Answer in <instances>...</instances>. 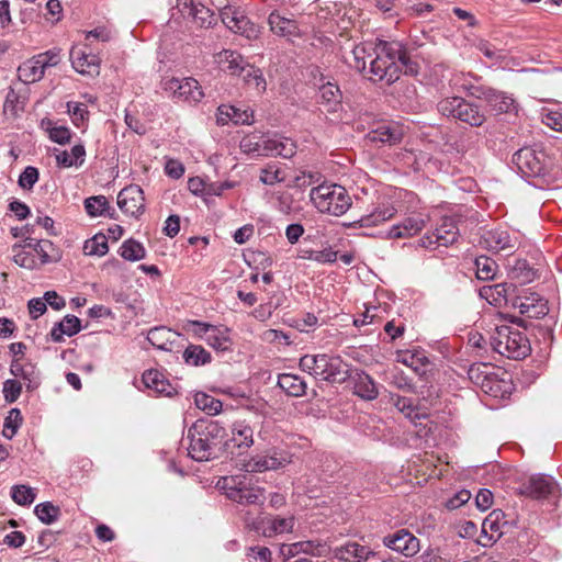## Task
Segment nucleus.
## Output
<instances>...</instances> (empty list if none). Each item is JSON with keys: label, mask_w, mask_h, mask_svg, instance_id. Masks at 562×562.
Segmentation results:
<instances>
[{"label": "nucleus", "mask_w": 562, "mask_h": 562, "mask_svg": "<svg viewBox=\"0 0 562 562\" xmlns=\"http://www.w3.org/2000/svg\"><path fill=\"white\" fill-rule=\"evenodd\" d=\"M349 65L370 80L393 81L401 72H414L415 68L400 44L364 43L352 50Z\"/></svg>", "instance_id": "f257e3e1"}, {"label": "nucleus", "mask_w": 562, "mask_h": 562, "mask_svg": "<svg viewBox=\"0 0 562 562\" xmlns=\"http://www.w3.org/2000/svg\"><path fill=\"white\" fill-rule=\"evenodd\" d=\"M13 251L15 263L25 269H35L46 262L58 261L61 257L59 249L48 239L26 238Z\"/></svg>", "instance_id": "f03ea898"}, {"label": "nucleus", "mask_w": 562, "mask_h": 562, "mask_svg": "<svg viewBox=\"0 0 562 562\" xmlns=\"http://www.w3.org/2000/svg\"><path fill=\"white\" fill-rule=\"evenodd\" d=\"M310 198L315 207L331 215H341L350 206V198L345 188L324 183L311 190Z\"/></svg>", "instance_id": "7ed1b4c3"}, {"label": "nucleus", "mask_w": 562, "mask_h": 562, "mask_svg": "<svg viewBox=\"0 0 562 562\" xmlns=\"http://www.w3.org/2000/svg\"><path fill=\"white\" fill-rule=\"evenodd\" d=\"M492 345L501 355L508 358H524L529 353L530 347L528 340L521 331L509 325L497 326L492 336Z\"/></svg>", "instance_id": "20e7f679"}, {"label": "nucleus", "mask_w": 562, "mask_h": 562, "mask_svg": "<svg viewBox=\"0 0 562 562\" xmlns=\"http://www.w3.org/2000/svg\"><path fill=\"white\" fill-rule=\"evenodd\" d=\"M292 457L283 450H269L265 453L256 454L244 463V468L248 472H263L277 470L291 463Z\"/></svg>", "instance_id": "39448f33"}, {"label": "nucleus", "mask_w": 562, "mask_h": 562, "mask_svg": "<svg viewBox=\"0 0 562 562\" xmlns=\"http://www.w3.org/2000/svg\"><path fill=\"white\" fill-rule=\"evenodd\" d=\"M164 88L166 91L177 97L183 98L195 103L200 102L204 97V93L201 87L199 86V82L193 78H167L164 82Z\"/></svg>", "instance_id": "423d86ee"}, {"label": "nucleus", "mask_w": 562, "mask_h": 562, "mask_svg": "<svg viewBox=\"0 0 562 562\" xmlns=\"http://www.w3.org/2000/svg\"><path fill=\"white\" fill-rule=\"evenodd\" d=\"M70 61L74 69L81 75L93 77L100 72L99 57L89 53L85 46H72L70 50Z\"/></svg>", "instance_id": "0eeeda50"}, {"label": "nucleus", "mask_w": 562, "mask_h": 562, "mask_svg": "<svg viewBox=\"0 0 562 562\" xmlns=\"http://www.w3.org/2000/svg\"><path fill=\"white\" fill-rule=\"evenodd\" d=\"M512 306L530 318L542 317L549 311L547 301L536 293L517 295L513 300Z\"/></svg>", "instance_id": "6e6552de"}, {"label": "nucleus", "mask_w": 562, "mask_h": 562, "mask_svg": "<svg viewBox=\"0 0 562 562\" xmlns=\"http://www.w3.org/2000/svg\"><path fill=\"white\" fill-rule=\"evenodd\" d=\"M144 193L138 186H128L117 195V205L126 214L139 216L144 211Z\"/></svg>", "instance_id": "1a4fd4ad"}, {"label": "nucleus", "mask_w": 562, "mask_h": 562, "mask_svg": "<svg viewBox=\"0 0 562 562\" xmlns=\"http://www.w3.org/2000/svg\"><path fill=\"white\" fill-rule=\"evenodd\" d=\"M383 543L385 547L397 551L405 557H413L420 549L419 540L406 530H401L384 537Z\"/></svg>", "instance_id": "9d476101"}, {"label": "nucleus", "mask_w": 562, "mask_h": 562, "mask_svg": "<svg viewBox=\"0 0 562 562\" xmlns=\"http://www.w3.org/2000/svg\"><path fill=\"white\" fill-rule=\"evenodd\" d=\"M223 23L233 32L251 37L255 34L254 27L243 10L233 7H224L221 10Z\"/></svg>", "instance_id": "9b49d317"}, {"label": "nucleus", "mask_w": 562, "mask_h": 562, "mask_svg": "<svg viewBox=\"0 0 562 562\" xmlns=\"http://www.w3.org/2000/svg\"><path fill=\"white\" fill-rule=\"evenodd\" d=\"M513 160L526 176H540L544 169L543 155L529 148L517 151Z\"/></svg>", "instance_id": "f8f14e48"}, {"label": "nucleus", "mask_w": 562, "mask_h": 562, "mask_svg": "<svg viewBox=\"0 0 562 562\" xmlns=\"http://www.w3.org/2000/svg\"><path fill=\"white\" fill-rule=\"evenodd\" d=\"M427 224V217L423 215H411L401 224L394 225L389 232V238L402 239L417 235Z\"/></svg>", "instance_id": "ddd939ff"}, {"label": "nucleus", "mask_w": 562, "mask_h": 562, "mask_svg": "<svg viewBox=\"0 0 562 562\" xmlns=\"http://www.w3.org/2000/svg\"><path fill=\"white\" fill-rule=\"evenodd\" d=\"M458 237V228L453 220L443 218L440 226L436 231V240L432 236H426L420 239V244L424 247H429L435 244L440 246H448L456 241Z\"/></svg>", "instance_id": "4468645a"}, {"label": "nucleus", "mask_w": 562, "mask_h": 562, "mask_svg": "<svg viewBox=\"0 0 562 562\" xmlns=\"http://www.w3.org/2000/svg\"><path fill=\"white\" fill-rule=\"evenodd\" d=\"M254 121L252 112L240 110L233 105L223 104L218 106L216 112V122L218 125H226L229 122L238 124H251Z\"/></svg>", "instance_id": "2eb2a0df"}, {"label": "nucleus", "mask_w": 562, "mask_h": 562, "mask_svg": "<svg viewBox=\"0 0 562 562\" xmlns=\"http://www.w3.org/2000/svg\"><path fill=\"white\" fill-rule=\"evenodd\" d=\"M513 286L507 283H499L494 285H485L481 289V296L486 300L491 305L496 307H507L513 301L509 300V292Z\"/></svg>", "instance_id": "dca6fc26"}, {"label": "nucleus", "mask_w": 562, "mask_h": 562, "mask_svg": "<svg viewBox=\"0 0 562 562\" xmlns=\"http://www.w3.org/2000/svg\"><path fill=\"white\" fill-rule=\"evenodd\" d=\"M269 138L259 132H252L245 135L240 143L239 149L243 154L248 156H263L267 157Z\"/></svg>", "instance_id": "f3484780"}, {"label": "nucleus", "mask_w": 562, "mask_h": 562, "mask_svg": "<svg viewBox=\"0 0 562 562\" xmlns=\"http://www.w3.org/2000/svg\"><path fill=\"white\" fill-rule=\"evenodd\" d=\"M441 462L442 460L439 457H429L419 464L414 463L412 471L417 484L422 485L432 477H441L443 475L445 470L440 469L439 471H437L438 463Z\"/></svg>", "instance_id": "a211bd4d"}, {"label": "nucleus", "mask_w": 562, "mask_h": 562, "mask_svg": "<svg viewBox=\"0 0 562 562\" xmlns=\"http://www.w3.org/2000/svg\"><path fill=\"white\" fill-rule=\"evenodd\" d=\"M508 276L513 281L525 284L533 281L538 273L526 260L515 259L508 265Z\"/></svg>", "instance_id": "6ab92c4d"}, {"label": "nucleus", "mask_w": 562, "mask_h": 562, "mask_svg": "<svg viewBox=\"0 0 562 562\" xmlns=\"http://www.w3.org/2000/svg\"><path fill=\"white\" fill-rule=\"evenodd\" d=\"M218 67L232 76L239 75L245 61L243 57L233 50H223L215 56Z\"/></svg>", "instance_id": "aec40b11"}, {"label": "nucleus", "mask_w": 562, "mask_h": 562, "mask_svg": "<svg viewBox=\"0 0 562 562\" xmlns=\"http://www.w3.org/2000/svg\"><path fill=\"white\" fill-rule=\"evenodd\" d=\"M370 551L356 542H348L336 549L335 557L345 562H361L367 560Z\"/></svg>", "instance_id": "412c9836"}, {"label": "nucleus", "mask_w": 562, "mask_h": 562, "mask_svg": "<svg viewBox=\"0 0 562 562\" xmlns=\"http://www.w3.org/2000/svg\"><path fill=\"white\" fill-rule=\"evenodd\" d=\"M268 24L272 33L283 37L294 36L297 33V27L294 21L281 16L277 12L269 15Z\"/></svg>", "instance_id": "4be33fe9"}, {"label": "nucleus", "mask_w": 562, "mask_h": 562, "mask_svg": "<svg viewBox=\"0 0 562 562\" xmlns=\"http://www.w3.org/2000/svg\"><path fill=\"white\" fill-rule=\"evenodd\" d=\"M44 72L42 65L35 57L27 59L18 68L19 79L24 83H34L41 80Z\"/></svg>", "instance_id": "5701e85b"}, {"label": "nucleus", "mask_w": 562, "mask_h": 562, "mask_svg": "<svg viewBox=\"0 0 562 562\" xmlns=\"http://www.w3.org/2000/svg\"><path fill=\"white\" fill-rule=\"evenodd\" d=\"M507 525L505 515L502 510H493L484 519L482 524V530L490 536L491 539L498 538Z\"/></svg>", "instance_id": "b1692460"}, {"label": "nucleus", "mask_w": 562, "mask_h": 562, "mask_svg": "<svg viewBox=\"0 0 562 562\" xmlns=\"http://www.w3.org/2000/svg\"><path fill=\"white\" fill-rule=\"evenodd\" d=\"M491 112L495 115L512 113L517 110L515 100L504 93H493L487 97Z\"/></svg>", "instance_id": "393cba45"}, {"label": "nucleus", "mask_w": 562, "mask_h": 562, "mask_svg": "<svg viewBox=\"0 0 562 562\" xmlns=\"http://www.w3.org/2000/svg\"><path fill=\"white\" fill-rule=\"evenodd\" d=\"M553 490L554 484L550 480L542 476H532L525 486L524 493L540 498L551 494Z\"/></svg>", "instance_id": "a878e982"}, {"label": "nucleus", "mask_w": 562, "mask_h": 562, "mask_svg": "<svg viewBox=\"0 0 562 562\" xmlns=\"http://www.w3.org/2000/svg\"><path fill=\"white\" fill-rule=\"evenodd\" d=\"M86 156V150L82 145H76L70 151L63 150L56 153L57 165L64 168L82 165Z\"/></svg>", "instance_id": "bb28decb"}, {"label": "nucleus", "mask_w": 562, "mask_h": 562, "mask_svg": "<svg viewBox=\"0 0 562 562\" xmlns=\"http://www.w3.org/2000/svg\"><path fill=\"white\" fill-rule=\"evenodd\" d=\"M252 445V430L249 427L236 429L232 434V438L225 442V448L232 454L235 448L245 449Z\"/></svg>", "instance_id": "cd10ccee"}, {"label": "nucleus", "mask_w": 562, "mask_h": 562, "mask_svg": "<svg viewBox=\"0 0 562 562\" xmlns=\"http://www.w3.org/2000/svg\"><path fill=\"white\" fill-rule=\"evenodd\" d=\"M355 393L363 400L372 401L378 396V387L366 373H357Z\"/></svg>", "instance_id": "c85d7f7f"}, {"label": "nucleus", "mask_w": 562, "mask_h": 562, "mask_svg": "<svg viewBox=\"0 0 562 562\" xmlns=\"http://www.w3.org/2000/svg\"><path fill=\"white\" fill-rule=\"evenodd\" d=\"M268 156H281L290 158L295 154V143L289 138H269L268 142Z\"/></svg>", "instance_id": "c756f323"}, {"label": "nucleus", "mask_w": 562, "mask_h": 562, "mask_svg": "<svg viewBox=\"0 0 562 562\" xmlns=\"http://www.w3.org/2000/svg\"><path fill=\"white\" fill-rule=\"evenodd\" d=\"M300 368L311 374L325 375L327 368V356H304L300 360Z\"/></svg>", "instance_id": "7c9ffc66"}, {"label": "nucleus", "mask_w": 562, "mask_h": 562, "mask_svg": "<svg viewBox=\"0 0 562 562\" xmlns=\"http://www.w3.org/2000/svg\"><path fill=\"white\" fill-rule=\"evenodd\" d=\"M480 244L487 250L498 251L507 247L508 236L503 231H487L482 236Z\"/></svg>", "instance_id": "2f4dec72"}, {"label": "nucleus", "mask_w": 562, "mask_h": 562, "mask_svg": "<svg viewBox=\"0 0 562 562\" xmlns=\"http://www.w3.org/2000/svg\"><path fill=\"white\" fill-rule=\"evenodd\" d=\"M348 373V366L341 359L327 357L325 380L340 383L347 379Z\"/></svg>", "instance_id": "473e14b6"}, {"label": "nucleus", "mask_w": 562, "mask_h": 562, "mask_svg": "<svg viewBox=\"0 0 562 562\" xmlns=\"http://www.w3.org/2000/svg\"><path fill=\"white\" fill-rule=\"evenodd\" d=\"M191 16L200 27H210L216 21L213 12L200 2L191 1Z\"/></svg>", "instance_id": "72a5a7b5"}, {"label": "nucleus", "mask_w": 562, "mask_h": 562, "mask_svg": "<svg viewBox=\"0 0 562 562\" xmlns=\"http://www.w3.org/2000/svg\"><path fill=\"white\" fill-rule=\"evenodd\" d=\"M194 403L199 409L205 412L210 416L220 414L223 406L221 401L203 392H198L194 395Z\"/></svg>", "instance_id": "f704fd0d"}, {"label": "nucleus", "mask_w": 562, "mask_h": 562, "mask_svg": "<svg viewBox=\"0 0 562 562\" xmlns=\"http://www.w3.org/2000/svg\"><path fill=\"white\" fill-rule=\"evenodd\" d=\"M319 93L322 103L327 108V111L335 112L341 98L339 89L335 85L327 82L322 86Z\"/></svg>", "instance_id": "c9c22d12"}, {"label": "nucleus", "mask_w": 562, "mask_h": 562, "mask_svg": "<svg viewBox=\"0 0 562 562\" xmlns=\"http://www.w3.org/2000/svg\"><path fill=\"white\" fill-rule=\"evenodd\" d=\"M143 382L147 389L157 393L170 394L169 384L164 380V376L157 370H148L143 375Z\"/></svg>", "instance_id": "e433bc0d"}, {"label": "nucleus", "mask_w": 562, "mask_h": 562, "mask_svg": "<svg viewBox=\"0 0 562 562\" xmlns=\"http://www.w3.org/2000/svg\"><path fill=\"white\" fill-rule=\"evenodd\" d=\"M278 384L288 394L293 396H301L305 392V383L296 375L281 374Z\"/></svg>", "instance_id": "4c0bfd02"}, {"label": "nucleus", "mask_w": 562, "mask_h": 562, "mask_svg": "<svg viewBox=\"0 0 562 562\" xmlns=\"http://www.w3.org/2000/svg\"><path fill=\"white\" fill-rule=\"evenodd\" d=\"M184 361L190 366H204L211 361V355L201 346L191 345L183 352Z\"/></svg>", "instance_id": "58836bf2"}, {"label": "nucleus", "mask_w": 562, "mask_h": 562, "mask_svg": "<svg viewBox=\"0 0 562 562\" xmlns=\"http://www.w3.org/2000/svg\"><path fill=\"white\" fill-rule=\"evenodd\" d=\"M457 117L473 126H480L485 120L476 106L465 101H462L459 112H457Z\"/></svg>", "instance_id": "ea45409f"}, {"label": "nucleus", "mask_w": 562, "mask_h": 562, "mask_svg": "<svg viewBox=\"0 0 562 562\" xmlns=\"http://www.w3.org/2000/svg\"><path fill=\"white\" fill-rule=\"evenodd\" d=\"M109 250L106 236L103 234H97L92 238L88 239L83 245V252L88 256H104Z\"/></svg>", "instance_id": "a19ab883"}, {"label": "nucleus", "mask_w": 562, "mask_h": 562, "mask_svg": "<svg viewBox=\"0 0 562 562\" xmlns=\"http://www.w3.org/2000/svg\"><path fill=\"white\" fill-rule=\"evenodd\" d=\"M212 348L226 350L231 346L228 329L224 327L213 326V331L209 333L205 340Z\"/></svg>", "instance_id": "79ce46f5"}, {"label": "nucleus", "mask_w": 562, "mask_h": 562, "mask_svg": "<svg viewBox=\"0 0 562 562\" xmlns=\"http://www.w3.org/2000/svg\"><path fill=\"white\" fill-rule=\"evenodd\" d=\"M368 138L373 144H394L401 139V133L393 131L389 126H381L370 132Z\"/></svg>", "instance_id": "37998d69"}, {"label": "nucleus", "mask_w": 562, "mask_h": 562, "mask_svg": "<svg viewBox=\"0 0 562 562\" xmlns=\"http://www.w3.org/2000/svg\"><path fill=\"white\" fill-rule=\"evenodd\" d=\"M397 361L417 372L425 366L426 358L420 351L402 350L397 353Z\"/></svg>", "instance_id": "c03bdc74"}, {"label": "nucleus", "mask_w": 562, "mask_h": 562, "mask_svg": "<svg viewBox=\"0 0 562 562\" xmlns=\"http://www.w3.org/2000/svg\"><path fill=\"white\" fill-rule=\"evenodd\" d=\"M395 406L400 412H402L406 417L411 418L413 422L426 416L425 407L414 406L412 398L398 397L395 402Z\"/></svg>", "instance_id": "a18cd8bd"}, {"label": "nucleus", "mask_w": 562, "mask_h": 562, "mask_svg": "<svg viewBox=\"0 0 562 562\" xmlns=\"http://www.w3.org/2000/svg\"><path fill=\"white\" fill-rule=\"evenodd\" d=\"M145 255L143 245L134 239H128L121 246V256L126 260L138 261L145 258Z\"/></svg>", "instance_id": "49530a36"}, {"label": "nucleus", "mask_w": 562, "mask_h": 562, "mask_svg": "<svg viewBox=\"0 0 562 562\" xmlns=\"http://www.w3.org/2000/svg\"><path fill=\"white\" fill-rule=\"evenodd\" d=\"M228 496L238 503L255 504L261 501L262 491L259 487H243L239 490L232 491Z\"/></svg>", "instance_id": "de8ad7c7"}, {"label": "nucleus", "mask_w": 562, "mask_h": 562, "mask_svg": "<svg viewBox=\"0 0 562 562\" xmlns=\"http://www.w3.org/2000/svg\"><path fill=\"white\" fill-rule=\"evenodd\" d=\"M285 172L276 165H268L260 170L259 180L263 184L273 186L284 181Z\"/></svg>", "instance_id": "09e8293b"}, {"label": "nucleus", "mask_w": 562, "mask_h": 562, "mask_svg": "<svg viewBox=\"0 0 562 562\" xmlns=\"http://www.w3.org/2000/svg\"><path fill=\"white\" fill-rule=\"evenodd\" d=\"M35 491L24 484L15 485L11 490L12 499L22 506L32 504L35 499Z\"/></svg>", "instance_id": "8fccbe9b"}, {"label": "nucleus", "mask_w": 562, "mask_h": 562, "mask_svg": "<svg viewBox=\"0 0 562 562\" xmlns=\"http://www.w3.org/2000/svg\"><path fill=\"white\" fill-rule=\"evenodd\" d=\"M301 257L321 263H331L337 259V251L333 250L331 248H326L323 250H306L303 251Z\"/></svg>", "instance_id": "3c124183"}, {"label": "nucleus", "mask_w": 562, "mask_h": 562, "mask_svg": "<svg viewBox=\"0 0 562 562\" xmlns=\"http://www.w3.org/2000/svg\"><path fill=\"white\" fill-rule=\"evenodd\" d=\"M21 423H22V416H21L20 411L11 409L4 420V426H3V431H2L3 436L7 437L8 439H11L16 434Z\"/></svg>", "instance_id": "603ef678"}, {"label": "nucleus", "mask_w": 562, "mask_h": 562, "mask_svg": "<svg viewBox=\"0 0 562 562\" xmlns=\"http://www.w3.org/2000/svg\"><path fill=\"white\" fill-rule=\"evenodd\" d=\"M85 207H86L87 213L91 217H97L104 213V211L108 207V201L102 195L91 196L86 200Z\"/></svg>", "instance_id": "864d4df0"}, {"label": "nucleus", "mask_w": 562, "mask_h": 562, "mask_svg": "<svg viewBox=\"0 0 562 562\" xmlns=\"http://www.w3.org/2000/svg\"><path fill=\"white\" fill-rule=\"evenodd\" d=\"M542 123L552 131L562 133V112L552 109H543Z\"/></svg>", "instance_id": "5fc2aeb1"}, {"label": "nucleus", "mask_w": 562, "mask_h": 562, "mask_svg": "<svg viewBox=\"0 0 562 562\" xmlns=\"http://www.w3.org/2000/svg\"><path fill=\"white\" fill-rule=\"evenodd\" d=\"M462 101H463L462 99L457 98V97H448V98L442 99L438 103L437 108L441 114L447 115V116L451 115V116L457 117V112H459Z\"/></svg>", "instance_id": "6e6d98bb"}, {"label": "nucleus", "mask_w": 562, "mask_h": 562, "mask_svg": "<svg viewBox=\"0 0 562 562\" xmlns=\"http://www.w3.org/2000/svg\"><path fill=\"white\" fill-rule=\"evenodd\" d=\"M496 265L493 260L485 257L476 259V276L482 280H488L493 278L495 273Z\"/></svg>", "instance_id": "4d7b16f0"}, {"label": "nucleus", "mask_w": 562, "mask_h": 562, "mask_svg": "<svg viewBox=\"0 0 562 562\" xmlns=\"http://www.w3.org/2000/svg\"><path fill=\"white\" fill-rule=\"evenodd\" d=\"M170 330L165 328H154L148 331L147 339L153 345L160 349H166L169 342Z\"/></svg>", "instance_id": "13d9d810"}, {"label": "nucleus", "mask_w": 562, "mask_h": 562, "mask_svg": "<svg viewBox=\"0 0 562 562\" xmlns=\"http://www.w3.org/2000/svg\"><path fill=\"white\" fill-rule=\"evenodd\" d=\"M9 350L12 356L11 372L19 374L21 371L20 361L25 355L26 346L23 342H13L9 346Z\"/></svg>", "instance_id": "bf43d9fd"}, {"label": "nucleus", "mask_w": 562, "mask_h": 562, "mask_svg": "<svg viewBox=\"0 0 562 562\" xmlns=\"http://www.w3.org/2000/svg\"><path fill=\"white\" fill-rule=\"evenodd\" d=\"M46 131L49 135V138L60 145L68 143L70 139V133L68 128L64 126L53 125L50 122H48Z\"/></svg>", "instance_id": "052dcab7"}, {"label": "nucleus", "mask_w": 562, "mask_h": 562, "mask_svg": "<svg viewBox=\"0 0 562 562\" xmlns=\"http://www.w3.org/2000/svg\"><path fill=\"white\" fill-rule=\"evenodd\" d=\"M35 514L43 522L50 524L56 519L58 509L49 503H44L35 507Z\"/></svg>", "instance_id": "680f3d73"}, {"label": "nucleus", "mask_w": 562, "mask_h": 562, "mask_svg": "<svg viewBox=\"0 0 562 562\" xmlns=\"http://www.w3.org/2000/svg\"><path fill=\"white\" fill-rule=\"evenodd\" d=\"M45 20L50 24H56L61 19L63 8L59 0H48L46 3Z\"/></svg>", "instance_id": "e2e57ef3"}, {"label": "nucleus", "mask_w": 562, "mask_h": 562, "mask_svg": "<svg viewBox=\"0 0 562 562\" xmlns=\"http://www.w3.org/2000/svg\"><path fill=\"white\" fill-rule=\"evenodd\" d=\"M184 329L206 340L209 333L213 331V325L200 322H188L184 326Z\"/></svg>", "instance_id": "0e129e2a"}, {"label": "nucleus", "mask_w": 562, "mask_h": 562, "mask_svg": "<svg viewBox=\"0 0 562 562\" xmlns=\"http://www.w3.org/2000/svg\"><path fill=\"white\" fill-rule=\"evenodd\" d=\"M59 330L68 336L75 335L80 330V321L76 316H66L59 324Z\"/></svg>", "instance_id": "69168bd1"}, {"label": "nucleus", "mask_w": 562, "mask_h": 562, "mask_svg": "<svg viewBox=\"0 0 562 562\" xmlns=\"http://www.w3.org/2000/svg\"><path fill=\"white\" fill-rule=\"evenodd\" d=\"M38 179V171L33 167H27L20 176L19 183L23 189H31Z\"/></svg>", "instance_id": "338daca9"}, {"label": "nucleus", "mask_w": 562, "mask_h": 562, "mask_svg": "<svg viewBox=\"0 0 562 562\" xmlns=\"http://www.w3.org/2000/svg\"><path fill=\"white\" fill-rule=\"evenodd\" d=\"M21 393V384L13 380H8L3 384V394L8 402H14Z\"/></svg>", "instance_id": "774afa93"}]
</instances>
